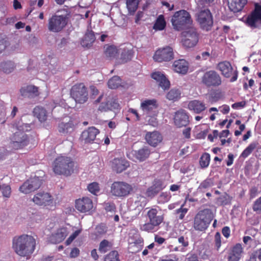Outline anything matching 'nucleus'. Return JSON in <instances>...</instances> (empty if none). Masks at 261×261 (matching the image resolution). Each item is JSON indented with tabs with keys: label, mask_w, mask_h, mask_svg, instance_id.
Listing matches in <instances>:
<instances>
[{
	"label": "nucleus",
	"mask_w": 261,
	"mask_h": 261,
	"mask_svg": "<svg viewBox=\"0 0 261 261\" xmlns=\"http://www.w3.org/2000/svg\"><path fill=\"white\" fill-rule=\"evenodd\" d=\"M77 164L70 156L59 155L53 163V171L59 175L69 176L76 169Z\"/></svg>",
	"instance_id": "obj_1"
},
{
	"label": "nucleus",
	"mask_w": 261,
	"mask_h": 261,
	"mask_svg": "<svg viewBox=\"0 0 261 261\" xmlns=\"http://www.w3.org/2000/svg\"><path fill=\"white\" fill-rule=\"evenodd\" d=\"M35 246V239L31 236L23 234L13 238V248L21 256H27L31 254L34 252Z\"/></svg>",
	"instance_id": "obj_2"
},
{
	"label": "nucleus",
	"mask_w": 261,
	"mask_h": 261,
	"mask_svg": "<svg viewBox=\"0 0 261 261\" xmlns=\"http://www.w3.org/2000/svg\"><path fill=\"white\" fill-rule=\"evenodd\" d=\"M146 216L148 221L141 226L140 229L147 232L157 231L164 221V214L158 206L150 208L147 211Z\"/></svg>",
	"instance_id": "obj_3"
},
{
	"label": "nucleus",
	"mask_w": 261,
	"mask_h": 261,
	"mask_svg": "<svg viewBox=\"0 0 261 261\" xmlns=\"http://www.w3.org/2000/svg\"><path fill=\"white\" fill-rule=\"evenodd\" d=\"M214 216L212 211L204 208L199 211L195 216L193 227L198 231H205L209 227Z\"/></svg>",
	"instance_id": "obj_4"
},
{
	"label": "nucleus",
	"mask_w": 261,
	"mask_h": 261,
	"mask_svg": "<svg viewBox=\"0 0 261 261\" xmlns=\"http://www.w3.org/2000/svg\"><path fill=\"white\" fill-rule=\"evenodd\" d=\"M192 22L191 15L188 12L181 10L175 12L171 19L173 28L177 31H181Z\"/></svg>",
	"instance_id": "obj_5"
},
{
	"label": "nucleus",
	"mask_w": 261,
	"mask_h": 261,
	"mask_svg": "<svg viewBox=\"0 0 261 261\" xmlns=\"http://www.w3.org/2000/svg\"><path fill=\"white\" fill-rule=\"evenodd\" d=\"M132 185L121 181H114L111 186V193L114 196L124 198L128 196L133 192Z\"/></svg>",
	"instance_id": "obj_6"
},
{
	"label": "nucleus",
	"mask_w": 261,
	"mask_h": 261,
	"mask_svg": "<svg viewBox=\"0 0 261 261\" xmlns=\"http://www.w3.org/2000/svg\"><path fill=\"white\" fill-rule=\"evenodd\" d=\"M196 20L200 28L206 31H210L213 25V17L207 8L200 9L196 14Z\"/></svg>",
	"instance_id": "obj_7"
},
{
	"label": "nucleus",
	"mask_w": 261,
	"mask_h": 261,
	"mask_svg": "<svg viewBox=\"0 0 261 261\" xmlns=\"http://www.w3.org/2000/svg\"><path fill=\"white\" fill-rule=\"evenodd\" d=\"M70 95L76 102L81 104L85 103L88 99V90L83 83H77L72 86Z\"/></svg>",
	"instance_id": "obj_8"
},
{
	"label": "nucleus",
	"mask_w": 261,
	"mask_h": 261,
	"mask_svg": "<svg viewBox=\"0 0 261 261\" xmlns=\"http://www.w3.org/2000/svg\"><path fill=\"white\" fill-rule=\"evenodd\" d=\"M201 83L206 87H218L222 84V78L215 70L205 72L201 77Z\"/></svg>",
	"instance_id": "obj_9"
},
{
	"label": "nucleus",
	"mask_w": 261,
	"mask_h": 261,
	"mask_svg": "<svg viewBox=\"0 0 261 261\" xmlns=\"http://www.w3.org/2000/svg\"><path fill=\"white\" fill-rule=\"evenodd\" d=\"M66 15H53L48 20V29L53 32H60L67 24Z\"/></svg>",
	"instance_id": "obj_10"
},
{
	"label": "nucleus",
	"mask_w": 261,
	"mask_h": 261,
	"mask_svg": "<svg viewBox=\"0 0 261 261\" xmlns=\"http://www.w3.org/2000/svg\"><path fill=\"white\" fill-rule=\"evenodd\" d=\"M221 74L226 78H230V82H234L237 80L238 72L233 69L231 63L227 61L219 62L217 66Z\"/></svg>",
	"instance_id": "obj_11"
},
{
	"label": "nucleus",
	"mask_w": 261,
	"mask_h": 261,
	"mask_svg": "<svg viewBox=\"0 0 261 261\" xmlns=\"http://www.w3.org/2000/svg\"><path fill=\"white\" fill-rule=\"evenodd\" d=\"M173 58V48L169 46L158 49L153 56L154 60L158 62H168Z\"/></svg>",
	"instance_id": "obj_12"
},
{
	"label": "nucleus",
	"mask_w": 261,
	"mask_h": 261,
	"mask_svg": "<svg viewBox=\"0 0 261 261\" xmlns=\"http://www.w3.org/2000/svg\"><path fill=\"white\" fill-rule=\"evenodd\" d=\"M42 183V180L38 177L30 178L19 187V190L24 194H29L38 189Z\"/></svg>",
	"instance_id": "obj_13"
},
{
	"label": "nucleus",
	"mask_w": 261,
	"mask_h": 261,
	"mask_svg": "<svg viewBox=\"0 0 261 261\" xmlns=\"http://www.w3.org/2000/svg\"><path fill=\"white\" fill-rule=\"evenodd\" d=\"M255 8L248 15L246 20V24L252 28H256L258 23H261V5L256 3Z\"/></svg>",
	"instance_id": "obj_14"
},
{
	"label": "nucleus",
	"mask_w": 261,
	"mask_h": 261,
	"mask_svg": "<svg viewBox=\"0 0 261 261\" xmlns=\"http://www.w3.org/2000/svg\"><path fill=\"white\" fill-rule=\"evenodd\" d=\"M29 143L28 136L23 132H17L12 137L11 146L14 149H19Z\"/></svg>",
	"instance_id": "obj_15"
},
{
	"label": "nucleus",
	"mask_w": 261,
	"mask_h": 261,
	"mask_svg": "<svg viewBox=\"0 0 261 261\" xmlns=\"http://www.w3.org/2000/svg\"><path fill=\"white\" fill-rule=\"evenodd\" d=\"M183 34L184 38L182 39V43L184 46L191 48L197 44L199 37L196 29L191 28Z\"/></svg>",
	"instance_id": "obj_16"
},
{
	"label": "nucleus",
	"mask_w": 261,
	"mask_h": 261,
	"mask_svg": "<svg viewBox=\"0 0 261 261\" xmlns=\"http://www.w3.org/2000/svg\"><path fill=\"white\" fill-rule=\"evenodd\" d=\"M32 200L36 204L40 206H53L54 204L53 196L49 193L45 192H40L36 194Z\"/></svg>",
	"instance_id": "obj_17"
},
{
	"label": "nucleus",
	"mask_w": 261,
	"mask_h": 261,
	"mask_svg": "<svg viewBox=\"0 0 261 261\" xmlns=\"http://www.w3.org/2000/svg\"><path fill=\"white\" fill-rule=\"evenodd\" d=\"M75 207L81 213H85L92 210L93 203L90 198L85 197L76 200Z\"/></svg>",
	"instance_id": "obj_18"
},
{
	"label": "nucleus",
	"mask_w": 261,
	"mask_h": 261,
	"mask_svg": "<svg viewBox=\"0 0 261 261\" xmlns=\"http://www.w3.org/2000/svg\"><path fill=\"white\" fill-rule=\"evenodd\" d=\"M174 122L178 127L186 126L190 122L188 113L183 109L177 111L175 113Z\"/></svg>",
	"instance_id": "obj_19"
},
{
	"label": "nucleus",
	"mask_w": 261,
	"mask_h": 261,
	"mask_svg": "<svg viewBox=\"0 0 261 261\" xmlns=\"http://www.w3.org/2000/svg\"><path fill=\"white\" fill-rule=\"evenodd\" d=\"M150 154V150L147 146H144L138 150H133L129 154L132 155V160L140 162L145 161Z\"/></svg>",
	"instance_id": "obj_20"
},
{
	"label": "nucleus",
	"mask_w": 261,
	"mask_h": 261,
	"mask_svg": "<svg viewBox=\"0 0 261 261\" xmlns=\"http://www.w3.org/2000/svg\"><path fill=\"white\" fill-rule=\"evenodd\" d=\"M111 164L113 170L117 173L122 172L129 166V162L124 158H115Z\"/></svg>",
	"instance_id": "obj_21"
},
{
	"label": "nucleus",
	"mask_w": 261,
	"mask_h": 261,
	"mask_svg": "<svg viewBox=\"0 0 261 261\" xmlns=\"http://www.w3.org/2000/svg\"><path fill=\"white\" fill-rule=\"evenodd\" d=\"M243 248L241 244L238 243L230 250L227 257L228 261H239L242 256Z\"/></svg>",
	"instance_id": "obj_22"
},
{
	"label": "nucleus",
	"mask_w": 261,
	"mask_h": 261,
	"mask_svg": "<svg viewBox=\"0 0 261 261\" xmlns=\"http://www.w3.org/2000/svg\"><path fill=\"white\" fill-rule=\"evenodd\" d=\"M158 107V103L155 99H145L142 101L141 109L147 114H151Z\"/></svg>",
	"instance_id": "obj_23"
},
{
	"label": "nucleus",
	"mask_w": 261,
	"mask_h": 261,
	"mask_svg": "<svg viewBox=\"0 0 261 261\" xmlns=\"http://www.w3.org/2000/svg\"><path fill=\"white\" fill-rule=\"evenodd\" d=\"M145 139L149 145L155 147L162 142L163 137L159 132L154 131L152 132H147L146 134Z\"/></svg>",
	"instance_id": "obj_24"
},
{
	"label": "nucleus",
	"mask_w": 261,
	"mask_h": 261,
	"mask_svg": "<svg viewBox=\"0 0 261 261\" xmlns=\"http://www.w3.org/2000/svg\"><path fill=\"white\" fill-rule=\"evenodd\" d=\"M68 235L67 229L66 227H61L58 229L56 232L53 233L49 240L51 243L58 244L62 242Z\"/></svg>",
	"instance_id": "obj_25"
},
{
	"label": "nucleus",
	"mask_w": 261,
	"mask_h": 261,
	"mask_svg": "<svg viewBox=\"0 0 261 261\" xmlns=\"http://www.w3.org/2000/svg\"><path fill=\"white\" fill-rule=\"evenodd\" d=\"M99 133L98 129L94 127H90L82 132L81 138L85 143H90L95 139L96 135Z\"/></svg>",
	"instance_id": "obj_26"
},
{
	"label": "nucleus",
	"mask_w": 261,
	"mask_h": 261,
	"mask_svg": "<svg viewBox=\"0 0 261 261\" xmlns=\"http://www.w3.org/2000/svg\"><path fill=\"white\" fill-rule=\"evenodd\" d=\"M188 108L195 114H200L207 108L205 104L199 100H193L189 102Z\"/></svg>",
	"instance_id": "obj_27"
},
{
	"label": "nucleus",
	"mask_w": 261,
	"mask_h": 261,
	"mask_svg": "<svg viewBox=\"0 0 261 261\" xmlns=\"http://www.w3.org/2000/svg\"><path fill=\"white\" fill-rule=\"evenodd\" d=\"M151 77L159 83V86L164 90H166L170 87V82L165 75L161 72L156 71L151 74Z\"/></svg>",
	"instance_id": "obj_28"
},
{
	"label": "nucleus",
	"mask_w": 261,
	"mask_h": 261,
	"mask_svg": "<svg viewBox=\"0 0 261 261\" xmlns=\"http://www.w3.org/2000/svg\"><path fill=\"white\" fill-rule=\"evenodd\" d=\"M172 67L174 71L186 74L189 69V63L185 59H179L173 62Z\"/></svg>",
	"instance_id": "obj_29"
},
{
	"label": "nucleus",
	"mask_w": 261,
	"mask_h": 261,
	"mask_svg": "<svg viewBox=\"0 0 261 261\" xmlns=\"http://www.w3.org/2000/svg\"><path fill=\"white\" fill-rule=\"evenodd\" d=\"M177 242V246L170 245V249L171 251L184 252L189 245L188 238L184 236L178 237Z\"/></svg>",
	"instance_id": "obj_30"
},
{
	"label": "nucleus",
	"mask_w": 261,
	"mask_h": 261,
	"mask_svg": "<svg viewBox=\"0 0 261 261\" xmlns=\"http://www.w3.org/2000/svg\"><path fill=\"white\" fill-rule=\"evenodd\" d=\"M21 95L28 98H34L39 95L38 88L34 85H28L20 90Z\"/></svg>",
	"instance_id": "obj_31"
},
{
	"label": "nucleus",
	"mask_w": 261,
	"mask_h": 261,
	"mask_svg": "<svg viewBox=\"0 0 261 261\" xmlns=\"http://www.w3.org/2000/svg\"><path fill=\"white\" fill-rule=\"evenodd\" d=\"M164 188L163 182L160 179H155L153 184L146 190V194L148 197H153Z\"/></svg>",
	"instance_id": "obj_32"
},
{
	"label": "nucleus",
	"mask_w": 261,
	"mask_h": 261,
	"mask_svg": "<svg viewBox=\"0 0 261 261\" xmlns=\"http://www.w3.org/2000/svg\"><path fill=\"white\" fill-rule=\"evenodd\" d=\"M247 0H228V6L234 13L241 11L247 4Z\"/></svg>",
	"instance_id": "obj_33"
},
{
	"label": "nucleus",
	"mask_w": 261,
	"mask_h": 261,
	"mask_svg": "<svg viewBox=\"0 0 261 261\" xmlns=\"http://www.w3.org/2000/svg\"><path fill=\"white\" fill-rule=\"evenodd\" d=\"M95 39L94 32L92 30H87L81 41V45L84 47L89 48L92 45Z\"/></svg>",
	"instance_id": "obj_34"
},
{
	"label": "nucleus",
	"mask_w": 261,
	"mask_h": 261,
	"mask_svg": "<svg viewBox=\"0 0 261 261\" xmlns=\"http://www.w3.org/2000/svg\"><path fill=\"white\" fill-rule=\"evenodd\" d=\"M134 55V51L133 49L124 48L121 53V56L117 62L119 64L127 63L132 60Z\"/></svg>",
	"instance_id": "obj_35"
},
{
	"label": "nucleus",
	"mask_w": 261,
	"mask_h": 261,
	"mask_svg": "<svg viewBox=\"0 0 261 261\" xmlns=\"http://www.w3.org/2000/svg\"><path fill=\"white\" fill-rule=\"evenodd\" d=\"M34 116L38 118L41 122H45L47 118L46 110L40 106H36L33 110Z\"/></svg>",
	"instance_id": "obj_36"
},
{
	"label": "nucleus",
	"mask_w": 261,
	"mask_h": 261,
	"mask_svg": "<svg viewBox=\"0 0 261 261\" xmlns=\"http://www.w3.org/2000/svg\"><path fill=\"white\" fill-rule=\"evenodd\" d=\"M74 124L72 121H69L67 123L63 122L59 123L58 130L60 133L67 134L71 132L74 129Z\"/></svg>",
	"instance_id": "obj_37"
},
{
	"label": "nucleus",
	"mask_w": 261,
	"mask_h": 261,
	"mask_svg": "<svg viewBox=\"0 0 261 261\" xmlns=\"http://www.w3.org/2000/svg\"><path fill=\"white\" fill-rule=\"evenodd\" d=\"M166 26V21L164 16L162 14L159 15L155 20L153 29L155 31H163Z\"/></svg>",
	"instance_id": "obj_38"
},
{
	"label": "nucleus",
	"mask_w": 261,
	"mask_h": 261,
	"mask_svg": "<svg viewBox=\"0 0 261 261\" xmlns=\"http://www.w3.org/2000/svg\"><path fill=\"white\" fill-rule=\"evenodd\" d=\"M139 3V0L126 1V8L130 15H134L135 14L138 8Z\"/></svg>",
	"instance_id": "obj_39"
},
{
	"label": "nucleus",
	"mask_w": 261,
	"mask_h": 261,
	"mask_svg": "<svg viewBox=\"0 0 261 261\" xmlns=\"http://www.w3.org/2000/svg\"><path fill=\"white\" fill-rule=\"evenodd\" d=\"M15 67L14 63L11 61L3 62L0 64V69L6 73L12 72Z\"/></svg>",
	"instance_id": "obj_40"
},
{
	"label": "nucleus",
	"mask_w": 261,
	"mask_h": 261,
	"mask_svg": "<svg viewBox=\"0 0 261 261\" xmlns=\"http://www.w3.org/2000/svg\"><path fill=\"white\" fill-rule=\"evenodd\" d=\"M118 54V50L117 47L114 45L108 46L105 50V55L109 59L115 58Z\"/></svg>",
	"instance_id": "obj_41"
},
{
	"label": "nucleus",
	"mask_w": 261,
	"mask_h": 261,
	"mask_svg": "<svg viewBox=\"0 0 261 261\" xmlns=\"http://www.w3.org/2000/svg\"><path fill=\"white\" fill-rule=\"evenodd\" d=\"M113 243L107 240H103L99 245L98 250L101 253H105L112 248Z\"/></svg>",
	"instance_id": "obj_42"
},
{
	"label": "nucleus",
	"mask_w": 261,
	"mask_h": 261,
	"mask_svg": "<svg viewBox=\"0 0 261 261\" xmlns=\"http://www.w3.org/2000/svg\"><path fill=\"white\" fill-rule=\"evenodd\" d=\"M121 80L118 76H114L110 79L108 82V86L109 88L115 89L118 88L121 86Z\"/></svg>",
	"instance_id": "obj_43"
},
{
	"label": "nucleus",
	"mask_w": 261,
	"mask_h": 261,
	"mask_svg": "<svg viewBox=\"0 0 261 261\" xmlns=\"http://www.w3.org/2000/svg\"><path fill=\"white\" fill-rule=\"evenodd\" d=\"M180 96V92L178 89H172L168 92L166 97L170 100L176 101L178 100Z\"/></svg>",
	"instance_id": "obj_44"
},
{
	"label": "nucleus",
	"mask_w": 261,
	"mask_h": 261,
	"mask_svg": "<svg viewBox=\"0 0 261 261\" xmlns=\"http://www.w3.org/2000/svg\"><path fill=\"white\" fill-rule=\"evenodd\" d=\"M210 154L205 152L201 156L199 160V164L201 168H204L207 167L210 162Z\"/></svg>",
	"instance_id": "obj_45"
},
{
	"label": "nucleus",
	"mask_w": 261,
	"mask_h": 261,
	"mask_svg": "<svg viewBox=\"0 0 261 261\" xmlns=\"http://www.w3.org/2000/svg\"><path fill=\"white\" fill-rule=\"evenodd\" d=\"M104 261H120L118 251L113 250L110 252L105 257Z\"/></svg>",
	"instance_id": "obj_46"
},
{
	"label": "nucleus",
	"mask_w": 261,
	"mask_h": 261,
	"mask_svg": "<svg viewBox=\"0 0 261 261\" xmlns=\"http://www.w3.org/2000/svg\"><path fill=\"white\" fill-rule=\"evenodd\" d=\"M256 147V144L255 143L250 144L242 152L241 156L243 158L248 157Z\"/></svg>",
	"instance_id": "obj_47"
},
{
	"label": "nucleus",
	"mask_w": 261,
	"mask_h": 261,
	"mask_svg": "<svg viewBox=\"0 0 261 261\" xmlns=\"http://www.w3.org/2000/svg\"><path fill=\"white\" fill-rule=\"evenodd\" d=\"M256 147V144L255 143L250 144L242 152L241 156L243 158L248 157Z\"/></svg>",
	"instance_id": "obj_48"
},
{
	"label": "nucleus",
	"mask_w": 261,
	"mask_h": 261,
	"mask_svg": "<svg viewBox=\"0 0 261 261\" xmlns=\"http://www.w3.org/2000/svg\"><path fill=\"white\" fill-rule=\"evenodd\" d=\"M222 95L221 92H215L211 93L209 96L208 101L211 103H214L222 98Z\"/></svg>",
	"instance_id": "obj_49"
},
{
	"label": "nucleus",
	"mask_w": 261,
	"mask_h": 261,
	"mask_svg": "<svg viewBox=\"0 0 261 261\" xmlns=\"http://www.w3.org/2000/svg\"><path fill=\"white\" fill-rule=\"evenodd\" d=\"M185 203L186 201L183 204L181 205L179 208H178L176 210V213L178 215V218L180 220H182L184 218L188 211L187 208L184 207Z\"/></svg>",
	"instance_id": "obj_50"
},
{
	"label": "nucleus",
	"mask_w": 261,
	"mask_h": 261,
	"mask_svg": "<svg viewBox=\"0 0 261 261\" xmlns=\"http://www.w3.org/2000/svg\"><path fill=\"white\" fill-rule=\"evenodd\" d=\"M89 191L94 195H96L100 190L99 184L96 182L90 184L88 186Z\"/></svg>",
	"instance_id": "obj_51"
},
{
	"label": "nucleus",
	"mask_w": 261,
	"mask_h": 261,
	"mask_svg": "<svg viewBox=\"0 0 261 261\" xmlns=\"http://www.w3.org/2000/svg\"><path fill=\"white\" fill-rule=\"evenodd\" d=\"M249 261H261V248L257 249L251 253Z\"/></svg>",
	"instance_id": "obj_52"
},
{
	"label": "nucleus",
	"mask_w": 261,
	"mask_h": 261,
	"mask_svg": "<svg viewBox=\"0 0 261 261\" xmlns=\"http://www.w3.org/2000/svg\"><path fill=\"white\" fill-rule=\"evenodd\" d=\"M217 201L221 205H226L228 204L230 201V196L227 193L221 195L217 199Z\"/></svg>",
	"instance_id": "obj_53"
},
{
	"label": "nucleus",
	"mask_w": 261,
	"mask_h": 261,
	"mask_svg": "<svg viewBox=\"0 0 261 261\" xmlns=\"http://www.w3.org/2000/svg\"><path fill=\"white\" fill-rule=\"evenodd\" d=\"M253 211L257 214H261V196L254 202L252 205Z\"/></svg>",
	"instance_id": "obj_54"
},
{
	"label": "nucleus",
	"mask_w": 261,
	"mask_h": 261,
	"mask_svg": "<svg viewBox=\"0 0 261 261\" xmlns=\"http://www.w3.org/2000/svg\"><path fill=\"white\" fill-rule=\"evenodd\" d=\"M261 192V189H259L257 186H253L249 189V194L250 198H255L258 194Z\"/></svg>",
	"instance_id": "obj_55"
},
{
	"label": "nucleus",
	"mask_w": 261,
	"mask_h": 261,
	"mask_svg": "<svg viewBox=\"0 0 261 261\" xmlns=\"http://www.w3.org/2000/svg\"><path fill=\"white\" fill-rule=\"evenodd\" d=\"M2 194L4 197L9 198L11 194V188L9 185H3L1 187Z\"/></svg>",
	"instance_id": "obj_56"
},
{
	"label": "nucleus",
	"mask_w": 261,
	"mask_h": 261,
	"mask_svg": "<svg viewBox=\"0 0 261 261\" xmlns=\"http://www.w3.org/2000/svg\"><path fill=\"white\" fill-rule=\"evenodd\" d=\"M221 234L219 232H217L215 233V237H214V244H215V248L217 250H219L220 249L221 246Z\"/></svg>",
	"instance_id": "obj_57"
},
{
	"label": "nucleus",
	"mask_w": 261,
	"mask_h": 261,
	"mask_svg": "<svg viewBox=\"0 0 261 261\" xmlns=\"http://www.w3.org/2000/svg\"><path fill=\"white\" fill-rule=\"evenodd\" d=\"M213 186V182L211 179L208 178L206 179L205 180H203L202 182H201L198 188L200 190L202 189H206L208 188H210Z\"/></svg>",
	"instance_id": "obj_58"
},
{
	"label": "nucleus",
	"mask_w": 261,
	"mask_h": 261,
	"mask_svg": "<svg viewBox=\"0 0 261 261\" xmlns=\"http://www.w3.org/2000/svg\"><path fill=\"white\" fill-rule=\"evenodd\" d=\"M95 230L97 235H102L107 232V227L105 225L100 224L96 226Z\"/></svg>",
	"instance_id": "obj_59"
},
{
	"label": "nucleus",
	"mask_w": 261,
	"mask_h": 261,
	"mask_svg": "<svg viewBox=\"0 0 261 261\" xmlns=\"http://www.w3.org/2000/svg\"><path fill=\"white\" fill-rule=\"evenodd\" d=\"M81 230H75L66 240V243L67 245L70 244L81 233Z\"/></svg>",
	"instance_id": "obj_60"
},
{
	"label": "nucleus",
	"mask_w": 261,
	"mask_h": 261,
	"mask_svg": "<svg viewBox=\"0 0 261 261\" xmlns=\"http://www.w3.org/2000/svg\"><path fill=\"white\" fill-rule=\"evenodd\" d=\"M8 45L7 41L4 38H0V54L2 53Z\"/></svg>",
	"instance_id": "obj_61"
},
{
	"label": "nucleus",
	"mask_w": 261,
	"mask_h": 261,
	"mask_svg": "<svg viewBox=\"0 0 261 261\" xmlns=\"http://www.w3.org/2000/svg\"><path fill=\"white\" fill-rule=\"evenodd\" d=\"M105 208L107 212H112L116 209V206L113 202H107L105 203Z\"/></svg>",
	"instance_id": "obj_62"
},
{
	"label": "nucleus",
	"mask_w": 261,
	"mask_h": 261,
	"mask_svg": "<svg viewBox=\"0 0 261 261\" xmlns=\"http://www.w3.org/2000/svg\"><path fill=\"white\" fill-rule=\"evenodd\" d=\"M110 107L109 105V101H108L107 102L104 103L102 102L100 103L98 107V110L103 112L107 111L109 110Z\"/></svg>",
	"instance_id": "obj_63"
},
{
	"label": "nucleus",
	"mask_w": 261,
	"mask_h": 261,
	"mask_svg": "<svg viewBox=\"0 0 261 261\" xmlns=\"http://www.w3.org/2000/svg\"><path fill=\"white\" fill-rule=\"evenodd\" d=\"M170 198V196L166 192L162 193L160 194V197H159L160 201L162 202H167L169 200Z\"/></svg>",
	"instance_id": "obj_64"
}]
</instances>
